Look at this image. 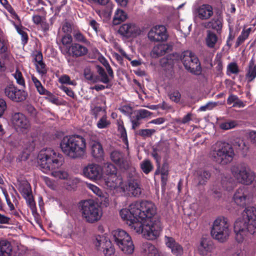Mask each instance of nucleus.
I'll return each mask as SVG.
<instances>
[{
	"instance_id": "10",
	"label": "nucleus",
	"mask_w": 256,
	"mask_h": 256,
	"mask_svg": "<svg viewBox=\"0 0 256 256\" xmlns=\"http://www.w3.org/2000/svg\"><path fill=\"white\" fill-rule=\"evenodd\" d=\"M184 68L195 75H200L202 72V67L197 56L190 50L184 52L180 56Z\"/></svg>"
},
{
	"instance_id": "43",
	"label": "nucleus",
	"mask_w": 256,
	"mask_h": 256,
	"mask_svg": "<svg viewBox=\"0 0 256 256\" xmlns=\"http://www.w3.org/2000/svg\"><path fill=\"white\" fill-rule=\"evenodd\" d=\"M140 168L145 174H148L152 170L153 166L150 160H146L140 164Z\"/></svg>"
},
{
	"instance_id": "23",
	"label": "nucleus",
	"mask_w": 256,
	"mask_h": 256,
	"mask_svg": "<svg viewBox=\"0 0 256 256\" xmlns=\"http://www.w3.org/2000/svg\"><path fill=\"white\" fill-rule=\"evenodd\" d=\"M165 238L166 246L170 248L174 254L176 256H180L183 254L184 251L182 246L176 242L173 238L166 236Z\"/></svg>"
},
{
	"instance_id": "63",
	"label": "nucleus",
	"mask_w": 256,
	"mask_h": 256,
	"mask_svg": "<svg viewBox=\"0 0 256 256\" xmlns=\"http://www.w3.org/2000/svg\"><path fill=\"white\" fill-rule=\"evenodd\" d=\"M192 113H188L182 120H177V122L180 124H186L192 120Z\"/></svg>"
},
{
	"instance_id": "26",
	"label": "nucleus",
	"mask_w": 256,
	"mask_h": 256,
	"mask_svg": "<svg viewBox=\"0 0 256 256\" xmlns=\"http://www.w3.org/2000/svg\"><path fill=\"white\" fill-rule=\"evenodd\" d=\"M222 26V18L220 16L214 17L210 21L206 23V27L208 28H212L220 33Z\"/></svg>"
},
{
	"instance_id": "4",
	"label": "nucleus",
	"mask_w": 256,
	"mask_h": 256,
	"mask_svg": "<svg viewBox=\"0 0 256 256\" xmlns=\"http://www.w3.org/2000/svg\"><path fill=\"white\" fill-rule=\"evenodd\" d=\"M38 158L40 168L46 174L58 168L62 164V156L51 148L42 150Z\"/></svg>"
},
{
	"instance_id": "16",
	"label": "nucleus",
	"mask_w": 256,
	"mask_h": 256,
	"mask_svg": "<svg viewBox=\"0 0 256 256\" xmlns=\"http://www.w3.org/2000/svg\"><path fill=\"white\" fill-rule=\"evenodd\" d=\"M129 172L130 178L128 180L126 190L129 194L135 197H138L141 194L142 190L140 186V182L138 179L134 178L136 174V172L134 175L132 174L130 172Z\"/></svg>"
},
{
	"instance_id": "1",
	"label": "nucleus",
	"mask_w": 256,
	"mask_h": 256,
	"mask_svg": "<svg viewBox=\"0 0 256 256\" xmlns=\"http://www.w3.org/2000/svg\"><path fill=\"white\" fill-rule=\"evenodd\" d=\"M156 208L152 202L136 201L132 203L128 208L120 212L122 219L136 232L141 233L150 240H155L162 230L160 218L156 216Z\"/></svg>"
},
{
	"instance_id": "18",
	"label": "nucleus",
	"mask_w": 256,
	"mask_h": 256,
	"mask_svg": "<svg viewBox=\"0 0 256 256\" xmlns=\"http://www.w3.org/2000/svg\"><path fill=\"white\" fill-rule=\"evenodd\" d=\"M250 197V194L248 188L242 186L236 191L233 199L237 205L244 206L249 200Z\"/></svg>"
},
{
	"instance_id": "12",
	"label": "nucleus",
	"mask_w": 256,
	"mask_h": 256,
	"mask_svg": "<svg viewBox=\"0 0 256 256\" xmlns=\"http://www.w3.org/2000/svg\"><path fill=\"white\" fill-rule=\"evenodd\" d=\"M4 94L6 96L15 102H22L26 100L28 96L26 91L18 88L13 84H10L6 86Z\"/></svg>"
},
{
	"instance_id": "14",
	"label": "nucleus",
	"mask_w": 256,
	"mask_h": 256,
	"mask_svg": "<svg viewBox=\"0 0 256 256\" xmlns=\"http://www.w3.org/2000/svg\"><path fill=\"white\" fill-rule=\"evenodd\" d=\"M168 35L166 28L163 25H158L152 28L148 33V38L152 42L166 40Z\"/></svg>"
},
{
	"instance_id": "36",
	"label": "nucleus",
	"mask_w": 256,
	"mask_h": 256,
	"mask_svg": "<svg viewBox=\"0 0 256 256\" xmlns=\"http://www.w3.org/2000/svg\"><path fill=\"white\" fill-rule=\"evenodd\" d=\"M118 132L120 134V138L124 143L128 146V139L126 130L124 126V122L122 120L118 122Z\"/></svg>"
},
{
	"instance_id": "46",
	"label": "nucleus",
	"mask_w": 256,
	"mask_h": 256,
	"mask_svg": "<svg viewBox=\"0 0 256 256\" xmlns=\"http://www.w3.org/2000/svg\"><path fill=\"white\" fill-rule=\"evenodd\" d=\"M59 82L62 84H66L72 86H76V82L75 80H70V77L67 74L62 75L59 78Z\"/></svg>"
},
{
	"instance_id": "38",
	"label": "nucleus",
	"mask_w": 256,
	"mask_h": 256,
	"mask_svg": "<svg viewBox=\"0 0 256 256\" xmlns=\"http://www.w3.org/2000/svg\"><path fill=\"white\" fill-rule=\"evenodd\" d=\"M15 28L18 34L21 36L22 44L23 46H25L28 44V34L24 30L26 28L22 26H18L16 24H15Z\"/></svg>"
},
{
	"instance_id": "21",
	"label": "nucleus",
	"mask_w": 256,
	"mask_h": 256,
	"mask_svg": "<svg viewBox=\"0 0 256 256\" xmlns=\"http://www.w3.org/2000/svg\"><path fill=\"white\" fill-rule=\"evenodd\" d=\"M88 48L78 43H72L68 48V52L74 58L85 56L88 54Z\"/></svg>"
},
{
	"instance_id": "40",
	"label": "nucleus",
	"mask_w": 256,
	"mask_h": 256,
	"mask_svg": "<svg viewBox=\"0 0 256 256\" xmlns=\"http://www.w3.org/2000/svg\"><path fill=\"white\" fill-rule=\"evenodd\" d=\"M156 132V130L153 128L140 129L135 132V134L146 138L151 137Z\"/></svg>"
},
{
	"instance_id": "17",
	"label": "nucleus",
	"mask_w": 256,
	"mask_h": 256,
	"mask_svg": "<svg viewBox=\"0 0 256 256\" xmlns=\"http://www.w3.org/2000/svg\"><path fill=\"white\" fill-rule=\"evenodd\" d=\"M118 33L127 38L136 37L141 34L140 28L134 24H124L121 26L118 30Z\"/></svg>"
},
{
	"instance_id": "2",
	"label": "nucleus",
	"mask_w": 256,
	"mask_h": 256,
	"mask_svg": "<svg viewBox=\"0 0 256 256\" xmlns=\"http://www.w3.org/2000/svg\"><path fill=\"white\" fill-rule=\"evenodd\" d=\"M236 240L242 242L249 234H256V208L248 206L242 213V217L238 218L234 226Z\"/></svg>"
},
{
	"instance_id": "53",
	"label": "nucleus",
	"mask_w": 256,
	"mask_h": 256,
	"mask_svg": "<svg viewBox=\"0 0 256 256\" xmlns=\"http://www.w3.org/2000/svg\"><path fill=\"white\" fill-rule=\"evenodd\" d=\"M190 208L194 211L196 216H198L202 214V208L198 202L193 203L190 205Z\"/></svg>"
},
{
	"instance_id": "22",
	"label": "nucleus",
	"mask_w": 256,
	"mask_h": 256,
	"mask_svg": "<svg viewBox=\"0 0 256 256\" xmlns=\"http://www.w3.org/2000/svg\"><path fill=\"white\" fill-rule=\"evenodd\" d=\"M91 154L97 160H101L104 156V150L102 144L97 141H92L90 142Z\"/></svg>"
},
{
	"instance_id": "47",
	"label": "nucleus",
	"mask_w": 256,
	"mask_h": 256,
	"mask_svg": "<svg viewBox=\"0 0 256 256\" xmlns=\"http://www.w3.org/2000/svg\"><path fill=\"white\" fill-rule=\"evenodd\" d=\"M36 68L38 72L42 76H44L47 74L48 68L44 62L36 64Z\"/></svg>"
},
{
	"instance_id": "57",
	"label": "nucleus",
	"mask_w": 256,
	"mask_h": 256,
	"mask_svg": "<svg viewBox=\"0 0 256 256\" xmlns=\"http://www.w3.org/2000/svg\"><path fill=\"white\" fill-rule=\"evenodd\" d=\"M106 84V86H104V85H102V84H96V85H95L94 86L91 87L90 89H92V90H95L97 92H98V91H100V90H104L106 88L110 89V88H112V84H110V82L108 83V84Z\"/></svg>"
},
{
	"instance_id": "55",
	"label": "nucleus",
	"mask_w": 256,
	"mask_h": 256,
	"mask_svg": "<svg viewBox=\"0 0 256 256\" xmlns=\"http://www.w3.org/2000/svg\"><path fill=\"white\" fill-rule=\"evenodd\" d=\"M24 198L26 200L27 205L30 209L36 207V202L32 194H30L29 196L24 197Z\"/></svg>"
},
{
	"instance_id": "11",
	"label": "nucleus",
	"mask_w": 256,
	"mask_h": 256,
	"mask_svg": "<svg viewBox=\"0 0 256 256\" xmlns=\"http://www.w3.org/2000/svg\"><path fill=\"white\" fill-rule=\"evenodd\" d=\"M110 158L122 170L130 172L132 175L134 174L136 168L132 166L130 161L124 156L122 152L116 150L114 151L110 154Z\"/></svg>"
},
{
	"instance_id": "42",
	"label": "nucleus",
	"mask_w": 256,
	"mask_h": 256,
	"mask_svg": "<svg viewBox=\"0 0 256 256\" xmlns=\"http://www.w3.org/2000/svg\"><path fill=\"white\" fill-rule=\"evenodd\" d=\"M110 124V122L108 120L107 116L104 114L98 120L96 126L100 129L106 128Z\"/></svg>"
},
{
	"instance_id": "27",
	"label": "nucleus",
	"mask_w": 256,
	"mask_h": 256,
	"mask_svg": "<svg viewBox=\"0 0 256 256\" xmlns=\"http://www.w3.org/2000/svg\"><path fill=\"white\" fill-rule=\"evenodd\" d=\"M18 189L23 198L29 196L32 194L31 186L26 180L19 181Z\"/></svg>"
},
{
	"instance_id": "51",
	"label": "nucleus",
	"mask_w": 256,
	"mask_h": 256,
	"mask_svg": "<svg viewBox=\"0 0 256 256\" xmlns=\"http://www.w3.org/2000/svg\"><path fill=\"white\" fill-rule=\"evenodd\" d=\"M106 244H108L106 246V248H104L103 252L105 256H110L114 254L115 250L113 246H111L110 242V241H106Z\"/></svg>"
},
{
	"instance_id": "34",
	"label": "nucleus",
	"mask_w": 256,
	"mask_h": 256,
	"mask_svg": "<svg viewBox=\"0 0 256 256\" xmlns=\"http://www.w3.org/2000/svg\"><path fill=\"white\" fill-rule=\"evenodd\" d=\"M128 18L126 12L120 9H117L113 18V24L115 25L120 24Z\"/></svg>"
},
{
	"instance_id": "31",
	"label": "nucleus",
	"mask_w": 256,
	"mask_h": 256,
	"mask_svg": "<svg viewBox=\"0 0 256 256\" xmlns=\"http://www.w3.org/2000/svg\"><path fill=\"white\" fill-rule=\"evenodd\" d=\"M142 252L148 256H160L158 250L152 244L146 242L142 244Z\"/></svg>"
},
{
	"instance_id": "7",
	"label": "nucleus",
	"mask_w": 256,
	"mask_h": 256,
	"mask_svg": "<svg viewBox=\"0 0 256 256\" xmlns=\"http://www.w3.org/2000/svg\"><path fill=\"white\" fill-rule=\"evenodd\" d=\"M80 206L82 216L87 222L92 224L100 218L102 215L100 208L93 200L82 202Z\"/></svg>"
},
{
	"instance_id": "49",
	"label": "nucleus",
	"mask_w": 256,
	"mask_h": 256,
	"mask_svg": "<svg viewBox=\"0 0 256 256\" xmlns=\"http://www.w3.org/2000/svg\"><path fill=\"white\" fill-rule=\"evenodd\" d=\"M72 38L70 34H65L62 37L61 42L64 46L66 47L67 52H68L69 46H70L72 44Z\"/></svg>"
},
{
	"instance_id": "39",
	"label": "nucleus",
	"mask_w": 256,
	"mask_h": 256,
	"mask_svg": "<svg viewBox=\"0 0 256 256\" xmlns=\"http://www.w3.org/2000/svg\"><path fill=\"white\" fill-rule=\"evenodd\" d=\"M251 31V28H250L246 30H243L240 34L235 44V47L238 48L242 44L246 39H247L250 35Z\"/></svg>"
},
{
	"instance_id": "37",
	"label": "nucleus",
	"mask_w": 256,
	"mask_h": 256,
	"mask_svg": "<svg viewBox=\"0 0 256 256\" xmlns=\"http://www.w3.org/2000/svg\"><path fill=\"white\" fill-rule=\"evenodd\" d=\"M96 70L98 76H100V82L104 84H108L110 82V78L106 73L105 70L100 66H96Z\"/></svg>"
},
{
	"instance_id": "60",
	"label": "nucleus",
	"mask_w": 256,
	"mask_h": 256,
	"mask_svg": "<svg viewBox=\"0 0 256 256\" xmlns=\"http://www.w3.org/2000/svg\"><path fill=\"white\" fill-rule=\"evenodd\" d=\"M7 109V104L6 100L0 98V118L4 114L5 111Z\"/></svg>"
},
{
	"instance_id": "56",
	"label": "nucleus",
	"mask_w": 256,
	"mask_h": 256,
	"mask_svg": "<svg viewBox=\"0 0 256 256\" xmlns=\"http://www.w3.org/2000/svg\"><path fill=\"white\" fill-rule=\"evenodd\" d=\"M180 98L181 94L178 90L174 91L170 94V99L176 103H178L180 101Z\"/></svg>"
},
{
	"instance_id": "44",
	"label": "nucleus",
	"mask_w": 256,
	"mask_h": 256,
	"mask_svg": "<svg viewBox=\"0 0 256 256\" xmlns=\"http://www.w3.org/2000/svg\"><path fill=\"white\" fill-rule=\"evenodd\" d=\"M240 72V69L236 62H232L230 63L227 66L226 74L230 75L231 74H237Z\"/></svg>"
},
{
	"instance_id": "35",
	"label": "nucleus",
	"mask_w": 256,
	"mask_h": 256,
	"mask_svg": "<svg viewBox=\"0 0 256 256\" xmlns=\"http://www.w3.org/2000/svg\"><path fill=\"white\" fill-rule=\"evenodd\" d=\"M206 32L207 36L206 38V45L208 48H213L218 41V36L215 33L210 30H207Z\"/></svg>"
},
{
	"instance_id": "13",
	"label": "nucleus",
	"mask_w": 256,
	"mask_h": 256,
	"mask_svg": "<svg viewBox=\"0 0 256 256\" xmlns=\"http://www.w3.org/2000/svg\"><path fill=\"white\" fill-rule=\"evenodd\" d=\"M11 121L14 128L17 132H23L30 127L28 118L22 112H15L12 114Z\"/></svg>"
},
{
	"instance_id": "15",
	"label": "nucleus",
	"mask_w": 256,
	"mask_h": 256,
	"mask_svg": "<svg viewBox=\"0 0 256 256\" xmlns=\"http://www.w3.org/2000/svg\"><path fill=\"white\" fill-rule=\"evenodd\" d=\"M84 176L92 180H100L102 178V170L96 164H90L83 170Z\"/></svg>"
},
{
	"instance_id": "6",
	"label": "nucleus",
	"mask_w": 256,
	"mask_h": 256,
	"mask_svg": "<svg viewBox=\"0 0 256 256\" xmlns=\"http://www.w3.org/2000/svg\"><path fill=\"white\" fill-rule=\"evenodd\" d=\"M232 171L238 182L246 186L250 185L254 180L256 176V174L244 162L234 166Z\"/></svg>"
},
{
	"instance_id": "24",
	"label": "nucleus",
	"mask_w": 256,
	"mask_h": 256,
	"mask_svg": "<svg viewBox=\"0 0 256 256\" xmlns=\"http://www.w3.org/2000/svg\"><path fill=\"white\" fill-rule=\"evenodd\" d=\"M198 16L200 20H206L213 15L212 7L208 4H203L196 9Z\"/></svg>"
},
{
	"instance_id": "30",
	"label": "nucleus",
	"mask_w": 256,
	"mask_h": 256,
	"mask_svg": "<svg viewBox=\"0 0 256 256\" xmlns=\"http://www.w3.org/2000/svg\"><path fill=\"white\" fill-rule=\"evenodd\" d=\"M172 50V48L170 46L167 44H158L154 48L152 52L154 55L158 57L164 56L166 53L169 52Z\"/></svg>"
},
{
	"instance_id": "50",
	"label": "nucleus",
	"mask_w": 256,
	"mask_h": 256,
	"mask_svg": "<svg viewBox=\"0 0 256 256\" xmlns=\"http://www.w3.org/2000/svg\"><path fill=\"white\" fill-rule=\"evenodd\" d=\"M8 42L4 36L0 37V53H5L8 50Z\"/></svg>"
},
{
	"instance_id": "32",
	"label": "nucleus",
	"mask_w": 256,
	"mask_h": 256,
	"mask_svg": "<svg viewBox=\"0 0 256 256\" xmlns=\"http://www.w3.org/2000/svg\"><path fill=\"white\" fill-rule=\"evenodd\" d=\"M221 184L224 190L227 191H230L235 186L236 182L230 176H226L222 177Z\"/></svg>"
},
{
	"instance_id": "29",
	"label": "nucleus",
	"mask_w": 256,
	"mask_h": 256,
	"mask_svg": "<svg viewBox=\"0 0 256 256\" xmlns=\"http://www.w3.org/2000/svg\"><path fill=\"white\" fill-rule=\"evenodd\" d=\"M32 80L37 91L40 95H46L50 97H54V94L51 92L47 90L42 85L41 82L34 75L32 76Z\"/></svg>"
},
{
	"instance_id": "8",
	"label": "nucleus",
	"mask_w": 256,
	"mask_h": 256,
	"mask_svg": "<svg viewBox=\"0 0 256 256\" xmlns=\"http://www.w3.org/2000/svg\"><path fill=\"white\" fill-rule=\"evenodd\" d=\"M229 226L227 218L223 217L216 218L211 230L212 237L221 242H225L229 236Z\"/></svg>"
},
{
	"instance_id": "52",
	"label": "nucleus",
	"mask_w": 256,
	"mask_h": 256,
	"mask_svg": "<svg viewBox=\"0 0 256 256\" xmlns=\"http://www.w3.org/2000/svg\"><path fill=\"white\" fill-rule=\"evenodd\" d=\"M73 36L76 40L78 41V42L84 44H86L88 42L85 36L80 32H76L74 34Z\"/></svg>"
},
{
	"instance_id": "28",
	"label": "nucleus",
	"mask_w": 256,
	"mask_h": 256,
	"mask_svg": "<svg viewBox=\"0 0 256 256\" xmlns=\"http://www.w3.org/2000/svg\"><path fill=\"white\" fill-rule=\"evenodd\" d=\"M12 247L7 240H0V256H10Z\"/></svg>"
},
{
	"instance_id": "45",
	"label": "nucleus",
	"mask_w": 256,
	"mask_h": 256,
	"mask_svg": "<svg viewBox=\"0 0 256 256\" xmlns=\"http://www.w3.org/2000/svg\"><path fill=\"white\" fill-rule=\"evenodd\" d=\"M14 78L16 80V82L19 85L26 88V84L24 79L22 76V73L18 69H16L15 72L13 74Z\"/></svg>"
},
{
	"instance_id": "25",
	"label": "nucleus",
	"mask_w": 256,
	"mask_h": 256,
	"mask_svg": "<svg viewBox=\"0 0 256 256\" xmlns=\"http://www.w3.org/2000/svg\"><path fill=\"white\" fill-rule=\"evenodd\" d=\"M254 56V54L250 60L246 70V78L248 82H252L256 78V64H255Z\"/></svg>"
},
{
	"instance_id": "20",
	"label": "nucleus",
	"mask_w": 256,
	"mask_h": 256,
	"mask_svg": "<svg viewBox=\"0 0 256 256\" xmlns=\"http://www.w3.org/2000/svg\"><path fill=\"white\" fill-rule=\"evenodd\" d=\"M194 176V180L198 186H204L206 184L210 178L211 173L206 168H200L195 171Z\"/></svg>"
},
{
	"instance_id": "3",
	"label": "nucleus",
	"mask_w": 256,
	"mask_h": 256,
	"mask_svg": "<svg viewBox=\"0 0 256 256\" xmlns=\"http://www.w3.org/2000/svg\"><path fill=\"white\" fill-rule=\"evenodd\" d=\"M60 147L66 156L72 159L83 158L86 154V140L82 136L72 134L64 136Z\"/></svg>"
},
{
	"instance_id": "58",
	"label": "nucleus",
	"mask_w": 256,
	"mask_h": 256,
	"mask_svg": "<svg viewBox=\"0 0 256 256\" xmlns=\"http://www.w3.org/2000/svg\"><path fill=\"white\" fill-rule=\"evenodd\" d=\"M88 186L90 190H91L94 192V193L97 196H102V191L97 186L90 184L88 185Z\"/></svg>"
},
{
	"instance_id": "64",
	"label": "nucleus",
	"mask_w": 256,
	"mask_h": 256,
	"mask_svg": "<svg viewBox=\"0 0 256 256\" xmlns=\"http://www.w3.org/2000/svg\"><path fill=\"white\" fill-rule=\"evenodd\" d=\"M119 110L123 114L126 116L132 114V108L128 106H124L120 108Z\"/></svg>"
},
{
	"instance_id": "54",
	"label": "nucleus",
	"mask_w": 256,
	"mask_h": 256,
	"mask_svg": "<svg viewBox=\"0 0 256 256\" xmlns=\"http://www.w3.org/2000/svg\"><path fill=\"white\" fill-rule=\"evenodd\" d=\"M236 124L235 121H230L222 123L220 125V128L224 130H228L234 128L236 126Z\"/></svg>"
},
{
	"instance_id": "41",
	"label": "nucleus",
	"mask_w": 256,
	"mask_h": 256,
	"mask_svg": "<svg viewBox=\"0 0 256 256\" xmlns=\"http://www.w3.org/2000/svg\"><path fill=\"white\" fill-rule=\"evenodd\" d=\"M106 176H111L113 180H116L117 169L116 167L112 164H108L106 168Z\"/></svg>"
},
{
	"instance_id": "59",
	"label": "nucleus",
	"mask_w": 256,
	"mask_h": 256,
	"mask_svg": "<svg viewBox=\"0 0 256 256\" xmlns=\"http://www.w3.org/2000/svg\"><path fill=\"white\" fill-rule=\"evenodd\" d=\"M102 112V108L101 106H94L91 110V114L95 119H97L100 116V113Z\"/></svg>"
},
{
	"instance_id": "61",
	"label": "nucleus",
	"mask_w": 256,
	"mask_h": 256,
	"mask_svg": "<svg viewBox=\"0 0 256 256\" xmlns=\"http://www.w3.org/2000/svg\"><path fill=\"white\" fill-rule=\"evenodd\" d=\"M169 165L168 164L165 162L163 163L160 169V175L168 176V174Z\"/></svg>"
},
{
	"instance_id": "19",
	"label": "nucleus",
	"mask_w": 256,
	"mask_h": 256,
	"mask_svg": "<svg viewBox=\"0 0 256 256\" xmlns=\"http://www.w3.org/2000/svg\"><path fill=\"white\" fill-rule=\"evenodd\" d=\"M152 113L145 109L139 110L134 113V115L130 116L132 122V128L136 130L142 124L141 120L150 117Z\"/></svg>"
},
{
	"instance_id": "33",
	"label": "nucleus",
	"mask_w": 256,
	"mask_h": 256,
	"mask_svg": "<svg viewBox=\"0 0 256 256\" xmlns=\"http://www.w3.org/2000/svg\"><path fill=\"white\" fill-rule=\"evenodd\" d=\"M212 248V246L211 242L208 241L206 239H202L198 248V250L200 255L205 256L211 250Z\"/></svg>"
},
{
	"instance_id": "9",
	"label": "nucleus",
	"mask_w": 256,
	"mask_h": 256,
	"mask_svg": "<svg viewBox=\"0 0 256 256\" xmlns=\"http://www.w3.org/2000/svg\"><path fill=\"white\" fill-rule=\"evenodd\" d=\"M112 238L124 253L130 254L134 252V246L131 237L126 231L119 229L114 231Z\"/></svg>"
},
{
	"instance_id": "62",
	"label": "nucleus",
	"mask_w": 256,
	"mask_h": 256,
	"mask_svg": "<svg viewBox=\"0 0 256 256\" xmlns=\"http://www.w3.org/2000/svg\"><path fill=\"white\" fill-rule=\"evenodd\" d=\"M62 30L66 34H70L72 31V25L70 23L65 22L62 27Z\"/></svg>"
},
{
	"instance_id": "48",
	"label": "nucleus",
	"mask_w": 256,
	"mask_h": 256,
	"mask_svg": "<svg viewBox=\"0 0 256 256\" xmlns=\"http://www.w3.org/2000/svg\"><path fill=\"white\" fill-rule=\"evenodd\" d=\"M104 179V184L106 186L111 188H114L116 186V180H113V178H111V176H102L101 179Z\"/></svg>"
},
{
	"instance_id": "5",
	"label": "nucleus",
	"mask_w": 256,
	"mask_h": 256,
	"mask_svg": "<svg viewBox=\"0 0 256 256\" xmlns=\"http://www.w3.org/2000/svg\"><path fill=\"white\" fill-rule=\"evenodd\" d=\"M210 154L214 161L224 165L232 160L234 152L232 146L230 144L217 142L212 146Z\"/></svg>"
}]
</instances>
